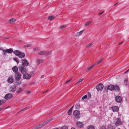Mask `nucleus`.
I'll list each match as a JSON object with an SVG mask.
<instances>
[{
	"label": "nucleus",
	"instance_id": "1",
	"mask_svg": "<svg viewBox=\"0 0 129 129\" xmlns=\"http://www.w3.org/2000/svg\"><path fill=\"white\" fill-rule=\"evenodd\" d=\"M52 118H51L48 120L47 121H45L42 123L37 125L36 126L33 128L32 129H37L41 127L44 125L46 124L49 122L51 121L52 120Z\"/></svg>",
	"mask_w": 129,
	"mask_h": 129
},
{
	"label": "nucleus",
	"instance_id": "2",
	"mask_svg": "<svg viewBox=\"0 0 129 129\" xmlns=\"http://www.w3.org/2000/svg\"><path fill=\"white\" fill-rule=\"evenodd\" d=\"M13 53L17 56H18L19 58H22L24 57L25 54L20 52L18 50H15L13 52Z\"/></svg>",
	"mask_w": 129,
	"mask_h": 129
},
{
	"label": "nucleus",
	"instance_id": "3",
	"mask_svg": "<svg viewBox=\"0 0 129 129\" xmlns=\"http://www.w3.org/2000/svg\"><path fill=\"white\" fill-rule=\"evenodd\" d=\"M18 68L19 71L21 72L22 74H24L26 73L27 70L24 68L23 65H20L19 66Z\"/></svg>",
	"mask_w": 129,
	"mask_h": 129
},
{
	"label": "nucleus",
	"instance_id": "4",
	"mask_svg": "<svg viewBox=\"0 0 129 129\" xmlns=\"http://www.w3.org/2000/svg\"><path fill=\"white\" fill-rule=\"evenodd\" d=\"M104 87V86L103 84L100 83L97 85L96 86V89L98 91H101Z\"/></svg>",
	"mask_w": 129,
	"mask_h": 129
},
{
	"label": "nucleus",
	"instance_id": "5",
	"mask_svg": "<svg viewBox=\"0 0 129 129\" xmlns=\"http://www.w3.org/2000/svg\"><path fill=\"white\" fill-rule=\"evenodd\" d=\"M15 79L17 81H18L20 79L21 75L20 73L18 72L16 73L15 74Z\"/></svg>",
	"mask_w": 129,
	"mask_h": 129
},
{
	"label": "nucleus",
	"instance_id": "6",
	"mask_svg": "<svg viewBox=\"0 0 129 129\" xmlns=\"http://www.w3.org/2000/svg\"><path fill=\"white\" fill-rule=\"evenodd\" d=\"M73 114L77 118H79L80 111L77 110H75L73 112Z\"/></svg>",
	"mask_w": 129,
	"mask_h": 129
},
{
	"label": "nucleus",
	"instance_id": "7",
	"mask_svg": "<svg viewBox=\"0 0 129 129\" xmlns=\"http://www.w3.org/2000/svg\"><path fill=\"white\" fill-rule=\"evenodd\" d=\"M122 122L120 118H118L116 120V121L115 122V124L116 126L121 125Z\"/></svg>",
	"mask_w": 129,
	"mask_h": 129
},
{
	"label": "nucleus",
	"instance_id": "8",
	"mask_svg": "<svg viewBox=\"0 0 129 129\" xmlns=\"http://www.w3.org/2000/svg\"><path fill=\"white\" fill-rule=\"evenodd\" d=\"M13 96L11 94L8 93L6 94L4 98L5 99L8 100L12 98Z\"/></svg>",
	"mask_w": 129,
	"mask_h": 129
},
{
	"label": "nucleus",
	"instance_id": "9",
	"mask_svg": "<svg viewBox=\"0 0 129 129\" xmlns=\"http://www.w3.org/2000/svg\"><path fill=\"white\" fill-rule=\"evenodd\" d=\"M51 52H49L48 53H47L45 51H42L39 52L38 53V54L39 55H41L46 54L47 55H49L51 54Z\"/></svg>",
	"mask_w": 129,
	"mask_h": 129
},
{
	"label": "nucleus",
	"instance_id": "10",
	"mask_svg": "<svg viewBox=\"0 0 129 129\" xmlns=\"http://www.w3.org/2000/svg\"><path fill=\"white\" fill-rule=\"evenodd\" d=\"M31 77L30 74L28 73H26L24 74L23 76V79L28 80Z\"/></svg>",
	"mask_w": 129,
	"mask_h": 129
},
{
	"label": "nucleus",
	"instance_id": "11",
	"mask_svg": "<svg viewBox=\"0 0 129 129\" xmlns=\"http://www.w3.org/2000/svg\"><path fill=\"white\" fill-rule=\"evenodd\" d=\"M43 59H37L36 60V64L38 65H39V64L42 63L43 61Z\"/></svg>",
	"mask_w": 129,
	"mask_h": 129
},
{
	"label": "nucleus",
	"instance_id": "12",
	"mask_svg": "<svg viewBox=\"0 0 129 129\" xmlns=\"http://www.w3.org/2000/svg\"><path fill=\"white\" fill-rule=\"evenodd\" d=\"M114 86L113 85H109L107 87V89L111 91L114 90Z\"/></svg>",
	"mask_w": 129,
	"mask_h": 129
},
{
	"label": "nucleus",
	"instance_id": "13",
	"mask_svg": "<svg viewBox=\"0 0 129 129\" xmlns=\"http://www.w3.org/2000/svg\"><path fill=\"white\" fill-rule=\"evenodd\" d=\"M116 101L118 103H120L122 100V99L121 97L119 96H116L115 98Z\"/></svg>",
	"mask_w": 129,
	"mask_h": 129
},
{
	"label": "nucleus",
	"instance_id": "14",
	"mask_svg": "<svg viewBox=\"0 0 129 129\" xmlns=\"http://www.w3.org/2000/svg\"><path fill=\"white\" fill-rule=\"evenodd\" d=\"M22 65L28 66V65L29 63L27 60L25 59L24 60H23L22 61Z\"/></svg>",
	"mask_w": 129,
	"mask_h": 129
},
{
	"label": "nucleus",
	"instance_id": "15",
	"mask_svg": "<svg viewBox=\"0 0 129 129\" xmlns=\"http://www.w3.org/2000/svg\"><path fill=\"white\" fill-rule=\"evenodd\" d=\"M8 82L10 83H12L13 82V79L12 77H9L7 80Z\"/></svg>",
	"mask_w": 129,
	"mask_h": 129
},
{
	"label": "nucleus",
	"instance_id": "16",
	"mask_svg": "<svg viewBox=\"0 0 129 129\" xmlns=\"http://www.w3.org/2000/svg\"><path fill=\"white\" fill-rule=\"evenodd\" d=\"M112 110L113 112H117L118 110L119 109L117 107L115 106L112 107Z\"/></svg>",
	"mask_w": 129,
	"mask_h": 129
},
{
	"label": "nucleus",
	"instance_id": "17",
	"mask_svg": "<svg viewBox=\"0 0 129 129\" xmlns=\"http://www.w3.org/2000/svg\"><path fill=\"white\" fill-rule=\"evenodd\" d=\"M12 69L13 72L15 73H16L18 72V68L17 66H15L13 67Z\"/></svg>",
	"mask_w": 129,
	"mask_h": 129
},
{
	"label": "nucleus",
	"instance_id": "18",
	"mask_svg": "<svg viewBox=\"0 0 129 129\" xmlns=\"http://www.w3.org/2000/svg\"><path fill=\"white\" fill-rule=\"evenodd\" d=\"M76 124L78 127H82L83 126V124L82 122H78L76 123Z\"/></svg>",
	"mask_w": 129,
	"mask_h": 129
},
{
	"label": "nucleus",
	"instance_id": "19",
	"mask_svg": "<svg viewBox=\"0 0 129 129\" xmlns=\"http://www.w3.org/2000/svg\"><path fill=\"white\" fill-rule=\"evenodd\" d=\"M16 86H14L13 87H11L10 88V90L12 92H14L16 91Z\"/></svg>",
	"mask_w": 129,
	"mask_h": 129
},
{
	"label": "nucleus",
	"instance_id": "20",
	"mask_svg": "<svg viewBox=\"0 0 129 129\" xmlns=\"http://www.w3.org/2000/svg\"><path fill=\"white\" fill-rule=\"evenodd\" d=\"M16 20L14 18H12L9 21V23L13 24L14 23V22Z\"/></svg>",
	"mask_w": 129,
	"mask_h": 129
},
{
	"label": "nucleus",
	"instance_id": "21",
	"mask_svg": "<svg viewBox=\"0 0 129 129\" xmlns=\"http://www.w3.org/2000/svg\"><path fill=\"white\" fill-rule=\"evenodd\" d=\"M84 30H83L80 32L77 33L76 34V36H78L81 35L83 33Z\"/></svg>",
	"mask_w": 129,
	"mask_h": 129
},
{
	"label": "nucleus",
	"instance_id": "22",
	"mask_svg": "<svg viewBox=\"0 0 129 129\" xmlns=\"http://www.w3.org/2000/svg\"><path fill=\"white\" fill-rule=\"evenodd\" d=\"M23 90V89L21 88H17V90L16 91V92L17 93H19L20 92L22 91Z\"/></svg>",
	"mask_w": 129,
	"mask_h": 129
},
{
	"label": "nucleus",
	"instance_id": "23",
	"mask_svg": "<svg viewBox=\"0 0 129 129\" xmlns=\"http://www.w3.org/2000/svg\"><path fill=\"white\" fill-rule=\"evenodd\" d=\"M6 102V101L4 100H0V106L5 104Z\"/></svg>",
	"mask_w": 129,
	"mask_h": 129
},
{
	"label": "nucleus",
	"instance_id": "24",
	"mask_svg": "<svg viewBox=\"0 0 129 129\" xmlns=\"http://www.w3.org/2000/svg\"><path fill=\"white\" fill-rule=\"evenodd\" d=\"M74 106L73 105L68 111V114L69 115H70L72 113V109Z\"/></svg>",
	"mask_w": 129,
	"mask_h": 129
},
{
	"label": "nucleus",
	"instance_id": "25",
	"mask_svg": "<svg viewBox=\"0 0 129 129\" xmlns=\"http://www.w3.org/2000/svg\"><path fill=\"white\" fill-rule=\"evenodd\" d=\"M55 18V17L54 16H51L48 17V19L49 20H52L54 19Z\"/></svg>",
	"mask_w": 129,
	"mask_h": 129
},
{
	"label": "nucleus",
	"instance_id": "26",
	"mask_svg": "<svg viewBox=\"0 0 129 129\" xmlns=\"http://www.w3.org/2000/svg\"><path fill=\"white\" fill-rule=\"evenodd\" d=\"M6 50L7 52L9 53H11L13 52V50L12 49H7Z\"/></svg>",
	"mask_w": 129,
	"mask_h": 129
},
{
	"label": "nucleus",
	"instance_id": "27",
	"mask_svg": "<svg viewBox=\"0 0 129 129\" xmlns=\"http://www.w3.org/2000/svg\"><path fill=\"white\" fill-rule=\"evenodd\" d=\"M75 107L76 109H78L80 108V104H77L75 105Z\"/></svg>",
	"mask_w": 129,
	"mask_h": 129
},
{
	"label": "nucleus",
	"instance_id": "28",
	"mask_svg": "<svg viewBox=\"0 0 129 129\" xmlns=\"http://www.w3.org/2000/svg\"><path fill=\"white\" fill-rule=\"evenodd\" d=\"M95 65V64H94V65L90 66V67H89L87 69V71H89L91 70L92 68H93L94 66Z\"/></svg>",
	"mask_w": 129,
	"mask_h": 129
},
{
	"label": "nucleus",
	"instance_id": "29",
	"mask_svg": "<svg viewBox=\"0 0 129 129\" xmlns=\"http://www.w3.org/2000/svg\"><path fill=\"white\" fill-rule=\"evenodd\" d=\"M83 80V79L82 78H81L78 81L76 84V85H77L79 83L81 82Z\"/></svg>",
	"mask_w": 129,
	"mask_h": 129
},
{
	"label": "nucleus",
	"instance_id": "30",
	"mask_svg": "<svg viewBox=\"0 0 129 129\" xmlns=\"http://www.w3.org/2000/svg\"><path fill=\"white\" fill-rule=\"evenodd\" d=\"M93 43H90L86 45V47L87 48H88L89 47L93 45Z\"/></svg>",
	"mask_w": 129,
	"mask_h": 129
},
{
	"label": "nucleus",
	"instance_id": "31",
	"mask_svg": "<svg viewBox=\"0 0 129 129\" xmlns=\"http://www.w3.org/2000/svg\"><path fill=\"white\" fill-rule=\"evenodd\" d=\"M28 109V107H26V108H25L22 109H21V110H20L18 112V113H20L23 111H24V110H26L27 109Z\"/></svg>",
	"mask_w": 129,
	"mask_h": 129
},
{
	"label": "nucleus",
	"instance_id": "32",
	"mask_svg": "<svg viewBox=\"0 0 129 129\" xmlns=\"http://www.w3.org/2000/svg\"><path fill=\"white\" fill-rule=\"evenodd\" d=\"M1 50H2L3 51V54L4 55H6L7 53L6 50H3L2 49Z\"/></svg>",
	"mask_w": 129,
	"mask_h": 129
},
{
	"label": "nucleus",
	"instance_id": "33",
	"mask_svg": "<svg viewBox=\"0 0 129 129\" xmlns=\"http://www.w3.org/2000/svg\"><path fill=\"white\" fill-rule=\"evenodd\" d=\"M114 90H119V87L118 86H114Z\"/></svg>",
	"mask_w": 129,
	"mask_h": 129
},
{
	"label": "nucleus",
	"instance_id": "34",
	"mask_svg": "<svg viewBox=\"0 0 129 129\" xmlns=\"http://www.w3.org/2000/svg\"><path fill=\"white\" fill-rule=\"evenodd\" d=\"M88 129H95L94 127L92 125L89 126Z\"/></svg>",
	"mask_w": 129,
	"mask_h": 129
},
{
	"label": "nucleus",
	"instance_id": "35",
	"mask_svg": "<svg viewBox=\"0 0 129 129\" xmlns=\"http://www.w3.org/2000/svg\"><path fill=\"white\" fill-rule=\"evenodd\" d=\"M66 27V25H63L61 26L59 28V29H63Z\"/></svg>",
	"mask_w": 129,
	"mask_h": 129
},
{
	"label": "nucleus",
	"instance_id": "36",
	"mask_svg": "<svg viewBox=\"0 0 129 129\" xmlns=\"http://www.w3.org/2000/svg\"><path fill=\"white\" fill-rule=\"evenodd\" d=\"M102 59H101L99 60L97 62H96V63L95 64V65L96 64H98L99 63H100V62H101L102 61Z\"/></svg>",
	"mask_w": 129,
	"mask_h": 129
},
{
	"label": "nucleus",
	"instance_id": "37",
	"mask_svg": "<svg viewBox=\"0 0 129 129\" xmlns=\"http://www.w3.org/2000/svg\"><path fill=\"white\" fill-rule=\"evenodd\" d=\"M13 59L17 63H18L19 62V61L18 59L15 58H14Z\"/></svg>",
	"mask_w": 129,
	"mask_h": 129
},
{
	"label": "nucleus",
	"instance_id": "38",
	"mask_svg": "<svg viewBox=\"0 0 129 129\" xmlns=\"http://www.w3.org/2000/svg\"><path fill=\"white\" fill-rule=\"evenodd\" d=\"M87 97V96L86 95H85L82 98V100H84Z\"/></svg>",
	"mask_w": 129,
	"mask_h": 129
},
{
	"label": "nucleus",
	"instance_id": "39",
	"mask_svg": "<svg viewBox=\"0 0 129 129\" xmlns=\"http://www.w3.org/2000/svg\"><path fill=\"white\" fill-rule=\"evenodd\" d=\"M31 46V45L30 44H27L24 46L25 47H30Z\"/></svg>",
	"mask_w": 129,
	"mask_h": 129
},
{
	"label": "nucleus",
	"instance_id": "40",
	"mask_svg": "<svg viewBox=\"0 0 129 129\" xmlns=\"http://www.w3.org/2000/svg\"><path fill=\"white\" fill-rule=\"evenodd\" d=\"M61 129H68V127L65 126H63L61 128Z\"/></svg>",
	"mask_w": 129,
	"mask_h": 129
},
{
	"label": "nucleus",
	"instance_id": "41",
	"mask_svg": "<svg viewBox=\"0 0 129 129\" xmlns=\"http://www.w3.org/2000/svg\"><path fill=\"white\" fill-rule=\"evenodd\" d=\"M127 79L125 80L124 83L125 85H127Z\"/></svg>",
	"mask_w": 129,
	"mask_h": 129
},
{
	"label": "nucleus",
	"instance_id": "42",
	"mask_svg": "<svg viewBox=\"0 0 129 129\" xmlns=\"http://www.w3.org/2000/svg\"><path fill=\"white\" fill-rule=\"evenodd\" d=\"M92 23V21H88L86 24H90Z\"/></svg>",
	"mask_w": 129,
	"mask_h": 129
},
{
	"label": "nucleus",
	"instance_id": "43",
	"mask_svg": "<svg viewBox=\"0 0 129 129\" xmlns=\"http://www.w3.org/2000/svg\"><path fill=\"white\" fill-rule=\"evenodd\" d=\"M91 95L90 93H89L87 95V97L88 99H89V98H90L91 97Z\"/></svg>",
	"mask_w": 129,
	"mask_h": 129
},
{
	"label": "nucleus",
	"instance_id": "44",
	"mask_svg": "<svg viewBox=\"0 0 129 129\" xmlns=\"http://www.w3.org/2000/svg\"><path fill=\"white\" fill-rule=\"evenodd\" d=\"M39 49V48H35L33 49V51H36L37 50H38Z\"/></svg>",
	"mask_w": 129,
	"mask_h": 129
},
{
	"label": "nucleus",
	"instance_id": "45",
	"mask_svg": "<svg viewBox=\"0 0 129 129\" xmlns=\"http://www.w3.org/2000/svg\"><path fill=\"white\" fill-rule=\"evenodd\" d=\"M31 92V91H28L26 92V93L27 94H29Z\"/></svg>",
	"mask_w": 129,
	"mask_h": 129
},
{
	"label": "nucleus",
	"instance_id": "46",
	"mask_svg": "<svg viewBox=\"0 0 129 129\" xmlns=\"http://www.w3.org/2000/svg\"><path fill=\"white\" fill-rule=\"evenodd\" d=\"M71 79H70L68 81H67V82H66V83H67L69 82H70L71 81Z\"/></svg>",
	"mask_w": 129,
	"mask_h": 129
},
{
	"label": "nucleus",
	"instance_id": "47",
	"mask_svg": "<svg viewBox=\"0 0 129 129\" xmlns=\"http://www.w3.org/2000/svg\"><path fill=\"white\" fill-rule=\"evenodd\" d=\"M104 12V11H103L102 12H100V13H99V15H101Z\"/></svg>",
	"mask_w": 129,
	"mask_h": 129
},
{
	"label": "nucleus",
	"instance_id": "48",
	"mask_svg": "<svg viewBox=\"0 0 129 129\" xmlns=\"http://www.w3.org/2000/svg\"><path fill=\"white\" fill-rule=\"evenodd\" d=\"M44 77V75H42L41 77V78L42 79Z\"/></svg>",
	"mask_w": 129,
	"mask_h": 129
},
{
	"label": "nucleus",
	"instance_id": "49",
	"mask_svg": "<svg viewBox=\"0 0 129 129\" xmlns=\"http://www.w3.org/2000/svg\"><path fill=\"white\" fill-rule=\"evenodd\" d=\"M4 109V108H0V111Z\"/></svg>",
	"mask_w": 129,
	"mask_h": 129
},
{
	"label": "nucleus",
	"instance_id": "50",
	"mask_svg": "<svg viewBox=\"0 0 129 129\" xmlns=\"http://www.w3.org/2000/svg\"><path fill=\"white\" fill-rule=\"evenodd\" d=\"M129 70L128 69V70L126 71L125 72V73H127L129 71Z\"/></svg>",
	"mask_w": 129,
	"mask_h": 129
},
{
	"label": "nucleus",
	"instance_id": "51",
	"mask_svg": "<svg viewBox=\"0 0 129 129\" xmlns=\"http://www.w3.org/2000/svg\"><path fill=\"white\" fill-rule=\"evenodd\" d=\"M48 90H47V91H44L43 92V93H44L45 92H46Z\"/></svg>",
	"mask_w": 129,
	"mask_h": 129
},
{
	"label": "nucleus",
	"instance_id": "52",
	"mask_svg": "<svg viewBox=\"0 0 129 129\" xmlns=\"http://www.w3.org/2000/svg\"><path fill=\"white\" fill-rule=\"evenodd\" d=\"M123 42H121V43H120V44H119V45H120V44H121L122 43H123Z\"/></svg>",
	"mask_w": 129,
	"mask_h": 129
},
{
	"label": "nucleus",
	"instance_id": "53",
	"mask_svg": "<svg viewBox=\"0 0 129 129\" xmlns=\"http://www.w3.org/2000/svg\"><path fill=\"white\" fill-rule=\"evenodd\" d=\"M71 129H76L74 128L73 127V128H71Z\"/></svg>",
	"mask_w": 129,
	"mask_h": 129
},
{
	"label": "nucleus",
	"instance_id": "54",
	"mask_svg": "<svg viewBox=\"0 0 129 129\" xmlns=\"http://www.w3.org/2000/svg\"><path fill=\"white\" fill-rule=\"evenodd\" d=\"M112 129H114V127H112Z\"/></svg>",
	"mask_w": 129,
	"mask_h": 129
},
{
	"label": "nucleus",
	"instance_id": "55",
	"mask_svg": "<svg viewBox=\"0 0 129 129\" xmlns=\"http://www.w3.org/2000/svg\"><path fill=\"white\" fill-rule=\"evenodd\" d=\"M19 55H20V56H21L22 55L21 54H19Z\"/></svg>",
	"mask_w": 129,
	"mask_h": 129
},
{
	"label": "nucleus",
	"instance_id": "56",
	"mask_svg": "<svg viewBox=\"0 0 129 129\" xmlns=\"http://www.w3.org/2000/svg\"><path fill=\"white\" fill-rule=\"evenodd\" d=\"M117 4V3H116V4H114V6H115L116 5V4Z\"/></svg>",
	"mask_w": 129,
	"mask_h": 129
},
{
	"label": "nucleus",
	"instance_id": "57",
	"mask_svg": "<svg viewBox=\"0 0 129 129\" xmlns=\"http://www.w3.org/2000/svg\"><path fill=\"white\" fill-rule=\"evenodd\" d=\"M59 129L58 128H55V129Z\"/></svg>",
	"mask_w": 129,
	"mask_h": 129
},
{
	"label": "nucleus",
	"instance_id": "58",
	"mask_svg": "<svg viewBox=\"0 0 129 129\" xmlns=\"http://www.w3.org/2000/svg\"><path fill=\"white\" fill-rule=\"evenodd\" d=\"M128 39L129 40V38H128Z\"/></svg>",
	"mask_w": 129,
	"mask_h": 129
}]
</instances>
